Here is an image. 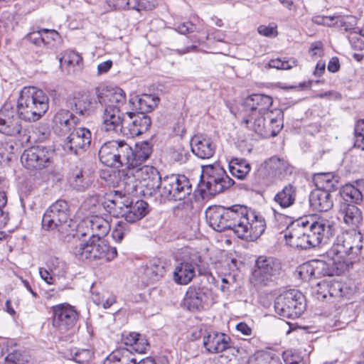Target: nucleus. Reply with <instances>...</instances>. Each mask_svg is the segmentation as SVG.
Wrapping results in <instances>:
<instances>
[{
	"label": "nucleus",
	"instance_id": "f257e3e1",
	"mask_svg": "<svg viewBox=\"0 0 364 364\" xmlns=\"http://www.w3.org/2000/svg\"><path fill=\"white\" fill-rule=\"evenodd\" d=\"M209 225L222 232L232 230L242 239L256 240L264 232L266 223L264 218L245 205L210 207L205 211Z\"/></svg>",
	"mask_w": 364,
	"mask_h": 364
},
{
	"label": "nucleus",
	"instance_id": "f03ea898",
	"mask_svg": "<svg viewBox=\"0 0 364 364\" xmlns=\"http://www.w3.org/2000/svg\"><path fill=\"white\" fill-rule=\"evenodd\" d=\"M362 235L360 232H343L337 236L331 247L326 252L327 262L313 260L304 264L300 273L311 278L321 276L340 275L353 265L350 257L357 254L361 249Z\"/></svg>",
	"mask_w": 364,
	"mask_h": 364
},
{
	"label": "nucleus",
	"instance_id": "7ed1b4c3",
	"mask_svg": "<svg viewBox=\"0 0 364 364\" xmlns=\"http://www.w3.org/2000/svg\"><path fill=\"white\" fill-rule=\"evenodd\" d=\"M274 216L279 228L286 227V242L294 248L306 250L318 247L333 235V223L323 218L311 216L291 221V218L275 210Z\"/></svg>",
	"mask_w": 364,
	"mask_h": 364
},
{
	"label": "nucleus",
	"instance_id": "20e7f679",
	"mask_svg": "<svg viewBox=\"0 0 364 364\" xmlns=\"http://www.w3.org/2000/svg\"><path fill=\"white\" fill-rule=\"evenodd\" d=\"M176 30L181 34L189 35L186 38V46L176 50L179 55L203 51L199 47L210 39L223 42L225 38L223 31L215 28L209 29L202 20L194 18L179 23Z\"/></svg>",
	"mask_w": 364,
	"mask_h": 364
},
{
	"label": "nucleus",
	"instance_id": "39448f33",
	"mask_svg": "<svg viewBox=\"0 0 364 364\" xmlns=\"http://www.w3.org/2000/svg\"><path fill=\"white\" fill-rule=\"evenodd\" d=\"M49 108V99L43 90L24 87L20 92L16 109L19 117L28 122L41 119Z\"/></svg>",
	"mask_w": 364,
	"mask_h": 364
},
{
	"label": "nucleus",
	"instance_id": "423d86ee",
	"mask_svg": "<svg viewBox=\"0 0 364 364\" xmlns=\"http://www.w3.org/2000/svg\"><path fill=\"white\" fill-rule=\"evenodd\" d=\"M115 142L117 144L115 148V168H122L119 173L141 165L152 152V148L147 141L136 143L134 149L124 140L117 139Z\"/></svg>",
	"mask_w": 364,
	"mask_h": 364
},
{
	"label": "nucleus",
	"instance_id": "0eeeda50",
	"mask_svg": "<svg viewBox=\"0 0 364 364\" xmlns=\"http://www.w3.org/2000/svg\"><path fill=\"white\" fill-rule=\"evenodd\" d=\"M201 178V192L211 196L222 193L233 184V181L218 163L202 166Z\"/></svg>",
	"mask_w": 364,
	"mask_h": 364
},
{
	"label": "nucleus",
	"instance_id": "6e6552de",
	"mask_svg": "<svg viewBox=\"0 0 364 364\" xmlns=\"http://www.w3.org/2000/svg\"><path fill=\"white\" fill-rule=\"evenodd\" d=\"M70 210L68 203L64 200H58L45 212L42 225L48 230H57L63 235L70 232Z\"/></svg>",
	"mask_w": 364,
	"mask_h": 364
},
{
	"label": "nucleus",
	"instance_id": "1a4fd4ad",
	"mask_svg": "<svg viewBox=\"0 0 364 364\" xmlns=\"http://www.w3.org/2000/svg\"><path fill=\"white\" fill-rule=\"evenodd\" d=\"M272 102V98L265 95L256 94L247 97L243 104L247 112L244 122L253 129L259 123L257 119H265L274 112L270 109Z\"/></svg>",
	"mask_w": 364,
	"mask_h": 364
},
{
	"label": "nucleus",
	"instance_id": "9d476101",
	"mask_svg": "<svg viewBox=\"0 0 364 364\" xmlns=\"http://www.w3.org/2000/svg\"><path fill=\"white\" fill-rule=\"evenodd\" d=\"M305 309L304 296L298 291H286L279 295L274 301L275 312L284 318H298Z\"/></svg>",
	"mask_w": 364,
	"mask_h": 364
},
{
	"label": "nucleus",
	"instance_id": "9b49d317",
	"mask_svg": "<svg viewBox=\"0 0 364 364\" xmlns=\"http://www.w3.org/2000/svg\"><path fill=\"white\" fill-rule=\"evenodd\" d=\"M161 185L159 192L162 197L169 200H183L192 191L190 181L184 175L166 176L161 181Z\"/></svg>",
	"mask_w": 364,
	"mask_h": 364
},
{
	"label": "nucleus",
	"instance_id": "f8f14e48",
	"mask_svg": "<svg viewBox=\"0 0 364 364\" xmlns=\"http://www.w3.org/2000/svg\"><path fill=\"white\" fill-rule=\"evenodd\" d=\"M151 121L149 116L141 114L136 115L132 111L124 116L118 117L115 120V132L120 127V133L127 139H132L146 132L151 126Z\"/></svg>",
	"mask_w": 364,
	"mask_h": 364
},
{
	"label": "nucleus",
	"instance_id": "ddd939ff",
	"mask_svg": "<svg viewBox=\"0 0 364 364\" xmlns=\"http://www.w3.org/2000/svg\"><path fill=\"white\" fill-rule=\"evenodd\" d=\"M53 156L54 149L51 147L38 145L24 150L21 161L27 169L41 170L53 164Z\"/></svg>",
	"mask_w": 364,
	"mask_h": 364
},
{
	"label": "nucleus",
	"instance_id": "4468645a",
	"mask_svg": "<svg viewBox=\"0 0 364 364\" xmlns=\"http://www.w3.org/2000/svg\"><path fill=\"white\" fill-rule=\"evenodd\" d=\"M109 250L107 240L100 237L90 238L88 242H80L72 247V252L80 260L102 259L109 254Z\"/></svg>",
	"mask_w": 364,
	"mask_h": 364
},
{
	"label": "nucleus",
	"instance_id": "2eb2a0df",
	"mask_svg": "<svg viewBox=\"0 0 364 364\" xmlns=\"http://www.w3.org/2000/svg\"><path fill=\"white\" fill-rule=\"evenodd\" d=\"M280 262L272 257L259 256L255 262L252 272V280L257 285H268L280 274Z\"/></svg>",
	"mask_w": 364,
	"mask_h": 364
},
{
	"label": "nucleus",
	"instance_id": "dca6fc26",
	"mask_svg": "<svg viewBox=\"0 0 364 364\" xmlns=\"http://www.w3.org/2000/svg\"><path fill=\"white\" fill-rule=\"evenodd\" d=\"M50 311L53 326L60 333H66L76 326L79 313L75 306L63 303L52 306Z\"/></svg>",
	"mask_w": 364,
	"mask_h": 364
},
{
	"label": "nucleus",
	"instance_id": "f3484780",
	"mask_svg": "<svg viewBox=\"0 0 364 364\" xmlns=\"http://www.w3.org/2000/svg\"><path fill=\"white\" fill-rule=\"evenodd\" d=\"M99 102L104 107L102 116L101 130L109 132L114 130V87L112 85L102 84L96 88Z\"/></svg>",
	"mask_w": 364,
	"mask_h": 364
},
{
	"label": "nucleus",
	"instance_id": "a211bd4d",
	"mask_svg": "<svg viewBox=\"0 0 364 364\" xmlns=\"http://www.w3.org/2000/svg\"><path fill=\"white\" fill-rule=\"evenodd\" d=\"M124 186V191L115 190V218H124L127 213L129 205L132 204L131 196L136 193L134 178L124 175L117 186Z\"/></svg>",
	"mask_w": 364,
	"mask_h": 364
},
{
	"label": "nucleus",
	"instance_id": "6ab92c4d",
	"mask_svg": "<svg viewBox=\"0 0 364 364\" xmlns=\"http://www.w3.org/2000/svg\"><path fill=\"white\" fill-rule=\"evenodd\" d=\"M22 119L17 109L11 104H4L0 109V132L8 136H16L22 129Z\"/></svg>",
	"mask_w": 364,
	"mask_h": 364
},
{
	"label": "nucleus",
	"instance_id": "aec40b11",
	"mask_svg": "<svg viewBox=\"0 0 364 364\" xmlns=\"http://www.w3.org/2000/svg\"><path fill=\"white\" fill-rule=\"evenodd\" d=\"M109 230V222L97 215L83 220L78 228V232L82 236L88 235L90 238H103Z\"/></svg>",
	"mask_w": 364,
	"mask_h": 364
},
{
	"label": "nucleus",
	"instance_id": "412c9836",
	"mask_svg": "<svg viewBox=\"0 0 364 364\" xmlns=\"http://www.w3.org/2000/svg\"><path fill=\"white\" fill-rule=\"evenodd\" d=\"M91 132L85 127L74 128L64 141L63 148L68 154H77L79 150H85L91 143Z\"/></svg>",
	"mask_w": 364,
	"mask_h": 364
},
{
	"label": "nucleus",
	"instance_id": "4be33fe9",
	"mask_svg": "<svg viewBox=\"0 0 364 364\" xmlns=\"http://www.w3.org/2000/svg\"><path fill=\"white\" fill-rule=\"evenodd\" d=\"M283 114L281 110L276 109L271 112L265 119H257L259 123L252 129L255 133L264 138L275 136L283 127Z\"/></svg>",
	"mask_w": 364,
	"mask_h": 364
},
{
	"label": "nucleus",
	"instance_id": "5701e85b",
	"mask_svg": "<svg viewBox=\"0 0 364 364\" xmlns=\"http://www.w3.org/2000/svg\"><path fill=\"white\" fill-rule=\"evenodd\" d=\"M134 178L146 188L149 195L156 194L159 191L161 186V181L163 180L158 170L150 166H144L137 168Z\"/></svg>",
	"mask_w": 364,
	"mask_h": 364
},
{
	"label": "nucleus",
	"instance_id": "b1692460",
	"mask_svg": "<svg viewBox=\"0 0 364 364\" xmlns=\"http://www.w3.org/2000/svg\"><path fill=\"white\" fill-rule=\"evenodd\" d=\"M46 266L45 268H39V274L41 279L48 284H55V277H64L68 269L66 263L58 257H50Z\"/></svg>",
	"mask_w": 364,
	"mask_h": 364
},
{
	"label": "nucleus",
	"instance_id": "393cba45",
	"mask_svg": "<svg viewBox=\"0 0 364 364\" xmlns=\"http://www.w3.org/2000/svg\"><path fill=\"white\" fill-rule=\"evenodd\" d=\"M203 345L209 353H220L230 348V338L224 333L210 331L203 336Z\"/></svg>",
	"mask_w": 364,
	"mask_h": 364
},
{
	"label": "nucleus",
	"instance_id": "a878e982",
	"mask_svg": "<svg viewBox=\"0 0 364 364\" xmlns=\"http://www.w3.org/2000/svg\"><path fill=\"white\" fill-rule=\"evenodd\" d=\"M78 122V119L68 109H60L53 116V129L58 135L70 132Z\"/></svg>",
	"mask_w": 364,
	"mask_h": 364
},
{
	"label": "nucleus",
	"instance_id": "bb28decb",
	"mask_svg": "<svg viewBox=\"0 0 364 364\" xmlns=\"http://www.w3.org/2000/svg\"><path fill=\"white\" fill-rule=\"evenodd\" d=\"M191 151L202 159L211 158L215 152L216 146L212 139L206 135H195L191 142Z\"/></svg>",
	"mask_w": 364,
	"mask_h": 364
},
{
	"label": "nucleus",
	"instance_id": "cd10ccee",
	"mask_svg": "<svg viewBox=\"0 0 364 364\" xmlns=\"http://www.w3.org/2000/svg\"><path fill=\"white\" fill-rule=\"evenodd\" d=\"M309 203L312 209L326 212L333 205L331 191L327 190L314 189L309 196Z\"/></svg>",
	"mask_w": 364,
	"mask_h": 364
},
{
	"label": "nucleus",
	"instance_id": "c85d7f7f",
	"mask_svg": "<svg viewBox=\"0 0 364 364\" xmlns=\"http://www.w3.org/2000/svg\"><path fill=\"white\" fill-rule=\"evenodd\" d=\"M208 291L204 288L191 287L186 294V304L189 309H199L208 303Z\"/></svg>",
	"mask_w": 364,
	"mask_h": 364
},
{
	"label": "nucleus",
	"instance_id": "c756f323",
	"mask_svg": "<svg viewBox=\"0 0 364 364\" xmlns=\"http://www.w3.org/2000/svg\"><path fill=\"white\" fill-rule=\"evenodd\" d=\"M121 343L126 346H131L138 353H146L149 343L145 336L136 333L124 331L121 335Z\"/></svg>",
	"mask_w": 364,
	"mask_h": 364
},
{
	"label": "nucleus",
	"instance_id": "7c9ffc66",
	"mask_svg": "<svg viewBox=\"0 0 364 364\" xmlns=\"http://www.w3.org/2000/svg\"><path fill=\"white\" fill-rule=\"evenodd\" d=\"M264 168L269 175L278 178H283L291 173V169L288 162L277 157H272L265 161Z\"/></svg>",
	"mask_w": 364,
	"mask_h": 364
},
{
	"label": "nucleus",
	"instance_id": "2f4dec72",
	"mask_svg": "<svg viewBox=\"0 0 364 364\" xmlns=\"http://www.w3.org/2000/svg\"><path fill=\"white\" fill-rule=\"evenodd\" d=\"M296 194V187L292 183H288L278 191L274 197V200L282 208H288L295 203Z\"/></svg>",
	"mask_w": 364,
	"mask_h": 364
},
{
	"label": "nucleus",
	"instance_id": "473e14b6",
	"mask_svg": "<svg viewBox=\"0 0 364 364\" xmlns=\"http://www.w3.org/2000/svg\"><path fill=\"white\" fill-rule=\"evenodd\" d=\"M134 98V105H132L131 111L136 109L140 114H144L151 112L157 107L160 102L159 97L154 95H142L141 96H135Z\"/></svg>",
	"mask_w": 364,
	"mask_h": 364
},
{
	"label": "nucleus",
	"instance_id": "72a5a7b5",
	"mask_svg": "<svg viewBox=\"0 0 364 364\" xmlns=\"http://www.w3.org/2000/svg\"><path fill=\"white\" fill-rule=\"evenodd\" d=\"M149 211V204L146 201L139 200L134 203L132 200V204L129 205L124 218L126 222L134 223L146 216Z\"/></svg>",
	"mask_w": 364,
	"mask_h": 364
},
{
	"label": "nucleus",
	"instance_id": "f704fd0d",
	"mask_svg": "<svg viewBox=\"0 0 364 364\" xmlns=\"http://www.w3.org/2000/svg\"><path fill=\"white\" fill-rule=\"evenodd\" d=\"M194 276L195 269L190 263H181L173 272V279L178 284H188Z\"/></svg>",
	"mask_w": 364,
	"mask_h": 364
},
{
	"label": "nucleus",
	"instance_id": "c9c22d12",
	"mask_svg": "<svg viewBox=\"0 0 364 364\" xmlns=\"http://www.w3.org/2000/svg\"><path fill=\"white\" fill-rule=\"evenodd\" d=\"M69 183L74 189L84 191L92 183V178L81 170L74 171L68 178Z\"/></svg>",
	"mask_w": 364,
	"mask_h": 364
},
{
	"label": "nucleus",
	"instance_id": "e433bc0d",
	"mask_svg": "<svg viewBox=\"0 0 364 364\" xmlns=\"http://www.w3.org/2000/svg\"><path fill=\"white\" fill-rule=\"evenodd\" d=\"M230 173L238 179H243L250 173V164L244 159L232 158L229 161Z\"/></svg>",
	"mask_w": 364,
	"mask_h": 364
},
{
	"label": "nucleus",
	"instance_id": "4c0bfd02",
	"mask_svg": "<svg viewBox=\"0 0 364 364\" xmlns=\"http://www.w3.org/2000/svg\"><path fill=\"white\" fill-rule=\"evenodd\" d=\"M132 105H134V98L132 97L127 102L124 91L119 87H115V111L117 112V117L129 114Z\"/></svg>",
	"mask_w": 364,
	"mask_h": 364
},
{
	"label": "nucleus",
	"instance_id": "58836bf2",
	"mask_svg": "<svg viewBox=\"0 0 364 364\" xmlns=\"http://www.w3.org/2000/svg\"><path fill=\"white\" fill-rule=\"evenodd\" d=\"M313 181L316 186V189L332 191L336 190V181L331 173H318L314 175Z\"/></svg>",
	"mask_w": 364,
	"mask_h": 364
},
{
	"label": "nucleus",
	"instance_id": "ea45409f",
	"mask_svg": "<svg viewBox=\"0 0 364 364\" xmlns=\"http://www.w3.org/2000/svg\"><path fill=\"white\" fill-rule=\"evenodd\" d=\"M343 215L345 223L353 228H358L362 223V213L355 205H347L343 210Z\"/></svg>",
	"mask_w": 364,
	"mask_h": 364
},
{
	"label": "nucleus",
	"instance_id": "a19ab883",
	"mask_svg": "<svg viewBox=\"0 0 364 364\" xmlns=\"http://www.w3.org/2000/svg\"><path fill=\"white\" fill-rule=\"evenodd\" d=\"M115 364H156L155 362L149 358L136 363L132 352L125 349L115 350Z\"/></svg>",
	"mask_w": 364,
	"mask_h": 364
},
{
	"label": "nucleus",
	"instance_id": "79ce46f5",
	"mask_svg": "<svg viewBox=\"0 0 364 364\" xmlns=\"http://www.w3.org/2000/svg\"><path fill=\"white\" fill-rule=\"evenodd\" d=\"M114 145L112 141L105 142L99 151L100 160L104 165L111 168L114 166Z\"/></svg>",
	"mask_w": 364,
	"mask_h": 364
},
{
	"label": "nucleus",
	"instance_id": "37998d69",
	"mask_svg": "<svg viewBox=\"0 0 364 364\" xmlns=\"http://www.w3.org/2000/svg\"><path fill=\"white\" fill-rule=\"evenodd\" d=\"M341 195L344 200L348 202L358 203L363 200V194L360 188L353 185H346Z\"/></svg>",
	"mask_w": 364,
	"mask_h": 364
},
{
	"label": "nucleus",
	"instance_id": "c03bdc74",
	"mask_svg": "<svg viewBox=\"0 0 364 364\" xmlns=\"http://www.w3.org/2000/svg\"><path fill=\"white\" fill-rule=\"evenodd\" d=\"M81 208L87 213L91 215H95L101 208V204L99 198L97 196H92L85 199L81 205Z\"/></svg>",
	"mask_w": 364,
	"mask_h": 364
},
{
	"label": "nucleus",
	"instance_id": "a18cd8bd",
	"mask_svg": "<svg viewBox=\"0 0 364 364\" xmlns=\"http://www.w3.org/2000/svg\"><path fill=\"white\" fill-rule=\"evenodd\" d=\"M59 37V33L55 30L42 29V46L52 48Z\"/></svg>",
	"mask_w": 364,
	"mask_h": 364
},
{
	"label": "nucleus",
	"instance_id": "49530a36",
	"mask_svg": "<svg viewBox=\"0 0 364 364\" xmlns=\"http://www.w3.org/2000/svg\"><path fill=\"white\" fill-rule=\"evenodd\" d=\"M268 65L278 70H289L297 65V60L294 58H289L287 60H282L280 58L272 59Z\"/></svg>",
	"mask_w": 364,
	"mask_h": 364
},
{
	"label": "nucleus",
	"instance_id": "de8ad7c7",
	"mask_svg": "<svg viewBox=\"0 0 364 364\" xmlns=\"http://www.w3.org/2000/svg\"><path fill=\"white\" fill-rule=\"evenodd\" d=\"M82 61V58L80 55L73 50H69L64 53L63 57L60 59L61 65L66 64L68 66H75L79 65Z\"/></svg>",
	"mask_w": 364,
	"mask_h": 364
},
{
	"label": "nucleus",
	"instance_id": "09e8293b",
	"mask_svg": "<svg viewBox=\"0 0 364 364\" xmlns=\"http://www.w3.org/2000/svg\"><path fill=\"white\" fill-rule=\"evenodd\" d=\"M91 105L92 98L87 94L82 95L80 97L75 99V109L80 114H84L88 111Z\"/></svg>",
	"mask_w": 364,
	"mask_h": 364
},
{
	"label": "nucleus",
	"instance_id": "8fccbe9b",
	"mask_svg": "<svg viewBox=\"0 0 364 364\" xmlns=\"http://www.w3.org/2000/svg\"><path fill=\"white\" fill-rule=\"evenodd\" d=\"M165 269L164 267L160 264H156L155 263L151 264L146 269V274H147L152 281L159 280L163 277Z\"/></svg>",
	"mask_w": 364,
	"mask_h": 364
},
{
	"label": "nucleus",
	"instance_id": "3c124183",
	"mask_svg": "<svg viewBox=\"0 0 364 364\" xmlns=\"http://www.w3.org/2000/svg\"><path fill=\"white\" fill-rule=\"evenodd\" d=\"M156 5V0H133L132 9L148 11L153 9Z\"/></svg>",
	"mask_w": 364,
	"mask_h": 364
},
{
	"label": "nucleus",
	"instance_id": "603ef678",
	"mask_svg": "<svg viewBox=\"0 0 364 364\" xmlns=\"http://www.w3.org/2000/svg\"><path fill=\"white\" fill-rule=\"evenodd\" d=\"M257 32L259 35L268 38H274L278 35L277 26L274 23L259 26Z\"/></svg>",
	"mask_w": 364,
	"mask_h": 364
},
{
	"label": "nucleus",
	"instance_id": "864d4df0",
	"mask_svg": "<svg viewBox=\"0 0 364 364\" xmlns=\"http://www.w3.org/2000/svg\"><path fill=\"white\" fill-rule=\"evenodd\" d=\"M71 355L73 360L81 364L88 362L92 355L91 351L87 349L76 350Z\"/></svg>",
	"mask_w": 364,
	"mask_h": 364
},
{
	"label": "nucleus",
	"instance_id": "5fc2aeb1",
	"mask_svg": "<svg viewBox=\"0 0 364 364\" xmlns=\"http://www.w3.org/2000/svg\"><path fill=\"white\" fill-rule=\"evenodd\" d=\"M189 156L188 151L183 147H178L171 153L172 159L180 164L186 163Z\"/></svg>",
	"mask_w": 364,
	"mask_h": 364
},
{
	"label": "nucleus",
	"instance_id": "6e6d98bb",
	"mask_svg": "<svg viewBox=\"0 0 364 364\" xmlns=\"http://www.w3.org/2000/svg\"><path fill=\"white\" fill-rule=\"evenodd\" d=\"M128 230V225L126 222L122 220L115 222V240L121 242Z\"/></svg>",
	"mask_w": 364,
	"mask_h": 364
},
{
	"label": "nucleus",
	"instance_id": "4d7b16f0",
	"mask_svg": "<svg viewBox=\"0 0 364 364\" xmlns=\"http://www.w3.org/2000/svg\"><path fill=\"white\" fill-rule=\"evenodd\" d=\"M7 200L4 192L0 191V226H5L9 220L8 213L3 210Z\"/></svg>",
	"mask_w": 364,
	"mask_h": 364
},
{
	"label": "nucleus",
	"instance_id": "13d9d810",
	"mask_svg": "<svg viewBox=\"0 0 364 364\" xmlns=\"http://www.w3.org/2000/svg\"><path fill=\"white\" fill-rule=\"evenodd\" d=\"M271 360V355L267 353H260L250 358L248 364H268Z\"/></svg>",
	"mask_w": 364,
	"mask_h": 364
},
{
	"label": "nucleus",
	"instance_id": "bf43d9fd",
	"mask_svg": "<svg viewBox=\"0 0 364 364\" xmlns=\"http://www.w3.org/2000/svg\"><path fill=\"white\" fill-rule=\"evenodd\" d=\"M329 290L328 295L332 297H341L343 296L342 293V284L336 281H328Z\"/></svg>",
	"mask_w": 364,
	"mask_h": 364
},
{
	"label": "nucleus",
	"instance_id": "052dcab7",
	"mask_svg": "<svg viewBox=\"0 0 364 364\" xmlns=\"http://www.w3.org/2000/svg\"><path fill=\"white\" fill-rule=\"evenodd\" d=\"M92 300L97 305H102L104 309H108L114 304L112 297L105 298V296H101L100 294L94 295Z\"/></svg>",
	"mask_w": 364,
	"mask_h": 364
},
{
	"label": "nucleus",
	"instance_id": "680f3d73",
	"mask_svg": "<svg viewBox=\"0 0 364 364\" xmlns=\"http://www.w3.org/2000/svg\"><path fill=\"white\" fill-rule=\"evenodd\" d=\"M349 19H353V18L348 16H337L336 26L343 28L346 31H350L353 28V23L350 22L348 21Z\"/></svg>",
	"mask_w": 364,
	"mask_h": 364
},
{
	"label": "nucleus",
	"instance_id": "e2e57ef3",
	"mask_svg": "<svg viewBox=\"0 0 364 364\" xmlns=\"http://www.w3.org/2000/svg\"><path fill=\"white\" fill-rule=\"evenodd\" d=\"M4 364H26L20 353L14 352L9 353L4 360Z\"/></svg>",
	"mask_w": 364,
	"mask_h": 364
},
{
	"label": "nucleus",
	"instance_id": "0e129e2a",
	"mask_svg": "<svg viewBox=\"0 0 364 364\" xmlns=\"http://www.w3.org/2000/svg\"><path fill=\"white\" fill-rule=\"evenodd\" d=\"M316 294L323 299H326L328 295L329 284L328 280L324 279L319 282L316 287Z\"/></svg>",
	"mask_w": 364,
	"mask_h": 364
},
{
	"label": "nucleus",
	"instance_id": "69168bd1",
	"mask_svg": "<svg viewBox=\"0 0 364 364\" xmlns=\"http://www.w3.org/2000/svg\"><path fill=\"white\" fill-rule=\"evenodd\" d=\"M42 29L33 31L28 33V39L33 44L41 46H42Z\"/></svg>",
	"mask_w": 364,
	"mask_h": 364
},
{
	"label": "nucleus",
	"instance_id": "338daca9",
	"mask_svg": "<svg viewBox=\"0 0 364 364\" xmlns=\"http://www.w3.org/2000/svg\"><path fill=\"white\" fill-rule=\"evenodd\" d=\"M349 41L353 48L358 50L364 49V41L360 36H358L356 34L353 36H350Z\"/></svg>",
	"mask_w": 364,
	"mask_h": 364
},
{
	"label": "nucleus",
	"instance_id": "774afa93",
	"mask_svg": "<svg viewBox=\"0 0 364 364\" xmlns=\"http://www.w3.org/2000/svg\"><path fill=\"white\" fill-rule=\"evenodd\" d=\"M322 43L321 42H315L311 44L309 49V53L313 58L322 55Z\"/></svg>",
	"mask_w": 364,
	"mask_h": 364
}]
</instances>
